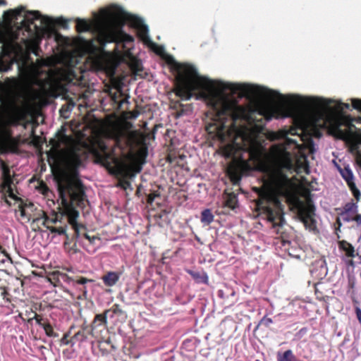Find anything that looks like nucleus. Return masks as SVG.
<instances>
[{
    "mask_svg": "<svg viewBox=\"0 0 361 361\" xmlns=\"http://www.w3.org/2000/svg\"><path fill=\"white\" fill-rule=\"evenodd\" d=\"M237 92L240 96L255 97L271 103L262 113L267 120L294 115L293 127L289 130L281 129L267 133V138L270 140L285 138L286 140L281 145L287 149L288 146L294 145L302 155L305 150L314 153L316 148L312 137H321L322 128H326L331 135L337 138L345 139L347 137L348 133L341 130V126L348 121V118L343 114V109L350 107L348 104L323 97L284 95L256 85L205 80V102L212 108L210 114L213 120L208 130L223 140L226 139L225 132L234 128L248 135L252 130H261L259 126L247 128L239 127L236 124L239 119L248 123L252 121L248 109L238 106L233 97V94Z\"/></svg>",
    "mask_w": 361,
    "mask_h": 361,
    "instance_id": "f257e3e1",
    "label": "nucleus"
},
{
    "mask_svg": "<svg viewBox=\"0 0 361 361\" xmlns=\"http://www.w3.org/2000/svg\"><path fill=\"white\" fill-rule=\"evenodd\" d=\"M4 5V0L0 1ZM53 21L37 11H25L23 6L5 11L0 20V42L4 48L15 53L22 85L26 87L25 104L19 110V117L25 116L30 106L42 102L53 96L64 74L56 67L63 62L62 56L28 61L30 53L37 55L42 38L53 34Z\"/></svg>",
    "mask_w": 361,
    "mask_h": 361,
    "instance_id": "f03ea898",
    "label": "nucleus"
},
{
    "mask_svg": "<svg viewBox=\"0 0 361 361\" xmlns=\"http://www.w3.org/2000/svg\"><path fill=\"white\" fill-rule=\"evenodd\" d=\"M260 132L252 130L247 134L245 131L237 128L227 130L226 139L218 137L221 142L235 141L240 137L244 142V148L248 152L250 159L254 163L256 170L264 173L263 184L259 190V196L262 201L267 203V219L271 222L273 227L282 226L285 220L283 218L281 200H286L297 209L298 216L306 228L312 231L316 227L312 218L313 208L307 202H303L296 195L294 185L291 180L283 173V170H290L293 164L291 155L283 145H274L269 153L264 152V147L257 137Z\"/></svg>",
    "mask_w": 361,
    "mask_h": 361,
    "instance_id": "7ed1b4c3",
    "label": "nucleus"
},
{
    "mask_svg": "<svg viewBox=\"0 0 361 361\" xmlns=\"http://www.w3.org/2000/svg\"><path fill=\"white\" fill-rule=\"evenodd\" d=\"M76 23L78 32L93 31L102 45L112 42H133V37L123 32L121 27V24L128 23L137 30L139 37L146 46L158 55L164 56L166 62L176 69V94L183 100H189L193 96L196 99H204L200 95L202 88L197 85L196 80L197 78L210 79L199 75L194 66L180 63L172 56L166 54L164 47L151 39L148 27L140 18L128 13L118 6L113 5L107 8H102L100 16H96L93 20L87 21L78 18Z\"/></svg>",
    "mask_w": 361,
    "mask_h": 361,
    "instance_id": "20e7f679",
    "label": "nucleus"
},
{
    "mask_svg": "<svg viewBox=\"0 0 361 361\" xmlns=\"http://www.w3.org/2000/svg\"><path fill=\"white\" fill-rule=\"evenodd\" d=\"M72 139L65 135H58L56 141L51 140V149L47 153V159L57 182L58 191L64 214L68 217V222L79 235L80 226L77 223L79 212L73 204L80 205L84 199V192L78 178L77 169L83 159L86 157L85 148L78 145L67 150H60V143L72 144Z\"/></svg>",
    "mask_w": 361,
    "mask_h": 361,
    "instance_id": "39448f33",
    "label": "nucleus"
},
{
    "mask_svg": "<svg viewBox=\"0 0 361 361\" xmlns=\"http://www.w3.org/2000/svg\"><path fill=\"white\" fill-rule=\"evenodd\" d=\"M102 135L118 142L121 139L126 138V130L121 123L111 121L104 126Z\"/></svg>",
    "mask_w": 361,
    "mask_h": 361,
    "instance_id": "423d86ee",
    "label": "nucleus"
},
{
    "mask_svg": "<svg viewBox=\"0 0 361 361\" xmlns=\"http://www.w3.org/2000/svg\"><path fill=\"white\" fill-rule=\"evenodd\" d=\"M99 149H93L92 152L96 161L103 165L108 166L114 162V158L108 151V146L104 141H99Z\"/></svg>",
    "mask_w": 361,
    "mask_h": 361,
    "instance_id": "0eeeda50",
    "label": "nucleus"
},
{
    "mask_svg": "<svg viewBox=\"0 0 361 361\" xmlns=\"http://www.w3.org/2000/svg\"><path fill=\"white\" fill-rule=\"evenodd\" d=\"M1 169L4 178L2 190L4 192L7 194L10 197L16 199V195L14 193L15 185L11 176L9 168L4 163H1Z\"/></svg>",
    "mask_w": 361,
    "mask_h": 361,
    "instance_id": "6e6552de",
    "label": "nucleus"
},
{
    "mask_svg": "<svg viewBox=\"0 0 361 361\" xmlns=\"http://www.w3.org/2000/svg\"><path fill=\"white\" fill-rule=\"evenodd\" d=\"M122 168L128 177H134L142 170L137 158L131 155L127 159L126 163L122 165Z\"/></svg>",
    "mask_w": 361,
    "mask_h": 361,
    "instance_id": "1a4fd4ad",
    "label": "nucleus"
},
{
    "mask_svg": "<svg viewBox=\"0 0 361 361\" xmlns=\"http://www.w3.org/2000/svg\"><path fill=\"white\" fill-rule=\"evenodd\" d=\"M341 174L348 183V185L353 192L354 195L356 196L357 194H360V192L356 188V185L353 181V173L352 171L349 168H345L341 171Z\"/></svg>",
    "mask_w": 361,
    "mask_h": 361,
    "instance_id": "9d476101",
    "label": "nucleus"
},
{
    "mask_svg": "<svg viewBox=\"0 0 361 361\" xmlns=\"http://www.w3.org/2000/svg\"><path fill=\"white\" fill-rule=\"evenodd\" d=\"M358 211L357 205L354 202H349L343 207V211L341 213L343 219L345 221H352V219L348 216L349 213L355 214Z\"/></svg>",
    "mask_w": 361,
    "mask_h": 361,
    "instance_id": "9b49d317",
    "label": "nucleus"
},
{
    "mask_svg": "<svg viewBox=\"0 0 361 361\" xmlns=\"http://www.w3.org/2000/svg\"><path fill=\"white\" fill-rule=\"evenodd\" d=\"M119 279L120 274L115 271H109L102 278L104 283L107 286H114L118 281Z\"/></svg>",
    "mask_w": 361,
    "mask_h": 361,
    "instance_id": "f8f14e48",
    "label": "nucleus"
},
{
    "mask_svg": "<svg viewBox=\"0 0 361 361\" xmlns=\"http://www.w3.org/2000/svg\"><path fill=\"white\" fill-rule=\"evenodd\" d=\"M339 247L345 252L347 257H355V250L350 243L343 240L340 242Z\"/></svg>",
    "mask_w": 361,
    "mask_h": 361,
    "instance_id": "ddd939ff",
    "label": "nucleus"
},
{
    "mask_svg": "<svg viewBox=\"0 0 361 361\" xmlns=\"http://www.w3.org/2000/svg\"><path fill=\"white\" fill-rule=\"evenodd\" d=\"M214 215L209 209H206L202 212L201 222L204 225H209L214 221Z\"/></svg>",
    "mask_w": 361,
    "mask_h": 361,
    "instance_id": "4468645a",
    "label": "nucleus"
},
{
    "mask_svg": "<svg viewBox=\"0 0 361 361\" xmlns=\"http://www.w3.org/2000/svg\"><path fill=\"white\" fill-rule=\"evenodd\" d=\"M189 273L197 282L207 283L208 281V276L204 273L202 275L199 272L189 271Z\"/></svg>",
    "mask_w": 361,
    "mask_h": 361,
    "instance_id": "2eb2a0df",
    "label": "nucleus"
},
{
    "mask_svg": "<svg viewBox=\"0 0 361 361\" xmlns=\"http://www.w3.org/2000/svg\"><path fill=\"white\" fill-rule=\"evenodd\" d=\"M237 199L235 195L229 194L226 197V205L231 209H234L236 206Z\"/></svg>",
    "mask_w": 361,
    "mask_h": 361,
    "instance_id": "dca6fc26",
    "label": "nucleus"
},
{
    "mask_svg": "<svg viewBox=\"0 0 361 361\" xmlns=\"http://www.w3.org/2000/svg\"><path fill=\"white\" fill-rule=\"evenodd\" d=\"M42 224L47 227V226H49V224H56L58 221V219L56 217L54 218H49L47 216H46L44 214H43V216L42 217Z\"/></svg>",
    "mask_w": 361,
    "mask_h": 361,
    "instance_id": "f3484780",
    "label": "nucleus"
},
{
    "mask_svg": "<svg viewBox=\"0 0 361 361\" xmlns=\"http://www.w3.org/2000/svg\"><path fill=\"white\" fill-rule=\"evenodd\" d=\"M47 228L51 231V233H58L59 235L65 234L66 232V228H55L49 226H47Z\"/></svg>",
    "mask_w": 361,
    "mask_h": 361,
    "instance_id": "a211bd4d",
    "label": "nucleus"
},
{
    "mask_svg": "<svg viewBox=\"0 0 361 361\" xmlns=\"http://www.w3.org/2000/svg\"><path fill=\"white\" fill-rule=\"evenodd\" d=\"M293 357V353L290 350L284 352L283 356L279 359V361H292Z\"/></svg>",
    "mask_w": 361,
    "mask_h": 361,
    "instance_id": "6ab92c4d",
    "label": "nucleus"
},
{
    "mask_svg": "<svg viewBox=\"0 0 361 361\" xmlns=\"http://www.w3.org/2000/svg\"><path fill=\"white\" fill-rule=\"evenodd\" d=\"M2 254L4 255V258L0 260L1 264H12L13 261L10 255L6 250H2Z\"/></svg>",
    "mask_w": 361,
    "mask_h": 361,
    "instance_id": "aec40b11",
    "label": "nucleus"
},
{
    "mask_svg": "<svg viewBox=\"0 0 361 361\" xmlns=\"http://www.w3.org/2000/svg\"><path fill=\"white\" fill-rule=\"evenodd\" d=\"M352 105L355 109L361 111V100L357 99H353Z\"/></svg>",
    "mask_w": 361,
    "mask_h": 361,
    "instance_id": "412c9836",
    "label": "nucleus"
},
{
    "mask_svg": "<svg viewBox=\"0 0 361 361\" xmlns=\"http://www.w3.org/2000/svg\"><path fill=\"white\" fill-rule=\"evenodd\" d=\"M233 149H234V146L233 145H228L225 147V154L227 157L231 156L233 153Z\"/></svg>",
    "mask_w": 361,
    "mask_h": 361,
    "instance_id": "4be33fe9",
    "label": "nucleus"
},
{
    "mask_svg": "<svg viewBox=\"0 0 361 361\" xmlns=\"http://www.w3.org/2000/svg\"><path fill=\"white\" fill-rule=\"evenodd\" d=\"M94 322H99L102 323H106V317L102 314H97L95 317Z\"/></svg>",
    "mask_w": 361,
    "mask_h": 361,
    "instance_id": "5701e85b",
    "label": "nucleus"
},
{
    "mask_svg": "<svg viewBox=\"0 0 361 361\" xmlns=\"http://www.w3.org/2000/svg\"><path fill=\"white\" fill-rule=\"evenodd\" d=\"M43 327H44V329L47 335H48V336L52 335L53 329L50 324H44Z\"/></svg>",
    "mask_w": 361,
    "mask_h": 361,
    "instance_id": "b1692460",
    "label": "nucleus"
},
{
    "mask_svg": "<svg viewBox=\"0 0 361 361\" xmlns=\"http://www.w3.org/2000/svg\"><path fill=\"white\" fill-rule=\"evenodd\" d=\"M8 69L7 66L4 63L3 59L0 58V72L6 71Z\"/></svg>",
    "mask_w": 361,
    "mask_h": 361,
    "instance_id": "393cba45",
    "label": "nucleus"
},
{
    "mask_svg": "<svg viewBox=\"0 0 361 361\" xmlns=\"http://www.w3.org/2000/svg\"><path fill=\"white\" fill-rule=\"evenodd\" d=\"M39 190L43 195H47L48 188L44 185H42L39 188Z\"/></svg>",
    "mask_w": 361,
    "mask_h": 361,
    "instance_id": "a878e982",
    "label": "nucleus"
},
{
    "mask_svg": "<svg viewBox=\"0 0 361 361\" xmlns=\"http://www.w3.org/2000/svg\"><path fill=\"white\" fill-rule=\"evenodd\" d=\"M357 317L359 322L361 323V309L360 307H357L355 310Z\"/></svg>",
    "mask_w": 361,
    "mask_h": 361,
    "instance_id": "bb28decb",
    "label": "nucleus"
},
{
    "mask_svg": "<svg viewBox=\"0 0 361 361\" xmlns=\"http://www.w3.org/2000/svg\"><path fill=\"white\" fill-rule=\"evenodd\" d=\"M262 322L264 323L266 325H269L272 323V319L270 318L264 317L262 320Z\"/></svg>",
    "mask_w": 361,
    "mask_h": 361,
    "instance_id": "cd10ccee",
    "label": "nucleus"
},
{
    "mask_svg": "<svg viewBox=\"0 0 361 361\" xmlns=\"http://www.w3.org/2000/svg\"><path fill=\"white\" fill-rule=\"evenodd\" d=\"M87 281H90V280L87 279L86 278H81L77 281V283L79 284H85Z\"/></svg>",
    "mask_w": 361,
    "mask_h": 361,
    "instance_id": "c85d7f7f",
    "label": "nucleus"
},
{
    "mask_svg": "<svg viewBox=\"0 0 361 361\" xmlns=\"http://www.w3.org/2000/svg\"><path fill=\"white\" fill-rule=\"evenodd\" d=\"M134 69L136 72L140 71V64L138 61H135L134 64Z\"/></svg>",
    "mask_w": 361,
    "mask_h": 361,
    "instance_id": "c756f323",
    "label": "nucleus"
},
{
    "mask_svg": "<svg viewBox=\"0 0 361 361\" xmlns=\"http://www.w3.org/2000/svg\"><path fill=\"white\" fill-rule=\"evenodd\" d=\"M85 237L90 240V243H92L94 241V240L95 239L94 237H90L89 235L87 234H85Z\"/></svg>",
    "mask_w": 361,
    "mask_h": 361,
    "instance_id": "7c9ffc66",
    "label": "nucleus"
},
{
    "mask_svg": "<svg viewBox=\"0 0 361 361\" xmlns=\"http://www.w3.org/2000/svg\"><path fill=\"white\" fill-rule=\"evenodd\" d=\"M242 164L243 165V166L245 167H247L248 166L247 163L245 162V161H243Z\"/></svg>",
    "mask_w": 361,
    "mask_h": 361,
    "instance_id": "2f4dec72",
    "label": "nucleus"
},
{
    "mask_svg": "<svg viewBox=\"0 0 361 361\" xmlns=\"http://www.w3.org/2000/svg\"><path fill=\"white\" fill-rule=\"evenodd\" d=\"M137 116V114H133L132 115V118H135Z\"/></svg>",
    "mask_w": 361,
    "mask_h": 361,
    "instance_id": "473e14b6",
    "label": "nucleus"
},
{
    "mask_svg": "<svg viewBox=\"0 0 361 361\" xmlns=\"http://www.w3.org/2000/svg\"><path fill=\"white\" fill-rule=\"evenodd\" d=\"M357 256H358L359 259H360V263H361V255L357 254Z\"/></svg>",
    "mask_w": 361,
    "mask_h": 361,
    "instance_id": "72a5a7b5",
    "label": "nucleus"
},
{
    "mask_svg": "<svg viewBox=\"0 0 361 361\" xmlns=\"http://www.w3.org/2000/svg\"><path fill=\"white\" fill-rule=\"evenodd\" d=\"M2 250H5L4 249H3L1 246H0V251L2 253Z\"/></svg>",
    "mask_w": 361,
    "mask_h": 361,
    "instance_id": "f704fd0d",
    "label": "nucleus"
},
{
    "mask_svg": "<svg viewBox=\"0 0 361 361\" xmlns=\"http://www.w3.org/2000/svg\"><path fill=\"white\" fill-rule=\"evenodd\" d=\"M149 200L150 201H152V200H153V197H151L149 196Z\"/></svg>",
    "mask_w": 361,
    "mask_h": 361,
    "instance_id": "c9c22d12",
    "label": "nucleus"
}]
</instances>
